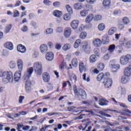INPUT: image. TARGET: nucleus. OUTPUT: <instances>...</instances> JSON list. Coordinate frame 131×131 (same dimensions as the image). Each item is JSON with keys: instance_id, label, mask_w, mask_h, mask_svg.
<instances>
[{"instance_id": "1", "label": "nucleus", "mask_w": 131, "mask_h": 131, "mask_svg": "<svg viewBox=\"0 0 131 131\" xmlns=\"http://www.w3.org/2000/svg\"><path fill=\"white\" fill-rule=\"evenodd\" d=\"M33 69L37 75H41L42 73V63L39 61L34 63L33 67L28 69L27 71L25 73V79H28L29 77H31L32 73H33Z\"/></svg>"}, {"instance_id": "2", "label": "nucleus", "mask_w": 131, "mask_h": 131, "mask_svg": "<svg viewBox=\"0 0 131 131\" xmlns=\"http://www.w3.org/2000/svg\"><path fill=\"white\" fill-rule=\"evenodd\" d=\"M1 76L3 79V82L4 83H8V82H13V74L9 72H3L1 73Z\"/></svg>"}, {"instance_id": "3", "label": "nucleus", "mask_w": 131, "mask_h": 131, "mask_svg": "<svg viewBox=\"0 0 131 131\" xmlns=\"http://www.w3.org/2000/svg\"><path fill=\"white\" fill-rule=\"evenodd\" d=\"M110 77V74L109 73H106L104 74V79L103 83L106 89H110L112 85V79Z\"/></svg>"}, {"instance_id": "4", "label": "nucleus", "mask_w": 131, "mask_h": 131, "mask_svg": "<svg viewBox=\"0 0 131 131\" xmlns=\"http://www.w3.org/2000/svg\"><path fill=\"white\" fill-rule=\"evenodd\" d=\"M73 90L75 96H77V97H81L83 100H85V99H86V93H85V91L83 90L79 89L77 90L76 86L74 87Z\"/></svg>"}, {"instance_id": "5", "label": "nucleus", "mask_w": 131, "mask_h": 131, "mask_svg": "<svg viewBox=\"0 0 131 131\" xmlns=\"http://www.w3.org/2000/svg\"><path fill=\"white\" fill-rule=\"evenodd\" d=\"M131 60V55L127 54L125 56H123L120 58V64L121 65H127V64Z\"/></svg>"}, {"instance_id": "6", "label": "nucleus", "mask_w": 131, "mask_h": 131, "mask_svg": "<svg viewBox=\"0 0 131 131\" xmlns=\"http://www.w3.org/2000/svg\"><path fill=\"white\" fill-rule=\"evenodd\" d=\"M25 89H26V91L27 93H31L32 92V84L31 83V81L28 79L27 80V81L25 84Z\"/></svg>"}, {"instance_id": "7", "label": "nucleus", "mask_w": 131, "mask_h": 131, "mask_svg": "<svg viewBox=\"0 0 131 131\" xmlns=\"http://www.w3.org/2000/svg\"><path fill=\"white\" fill-rule=\"evenodd\" d=\"M53 15L55 17H57L59 19H57L58 23H61L62 22V12L59 10H54L53 12Z\"/></svg>"}, {"instance_id": "8", "label": "nucleus", "mask_w": 131, "mask_h": 131, "mask_svg": "<svg viewBox=\"0 0 131 131\" xmlns=\"http://www.w3.org/2000/svg\"><path fill=\"white\" fill-rule=\"evenodd\" d=\"M16 65L19 72L23 71V67L24 66V62L21 59H18L16 61Z\"/></svg>"}, {"instance_id": "9", "label": "nucleus", "mask_w": 131, "mask_h": 131, "mask_svg": "<svg viewBox=\"0 0 131 131\" xmlns=\"http://www.w3.org/2000/svg\"><path fill=\"white\" fill-rule=\"evenodd\" d=\"M115 61L114 60H111L110 62V67L111 69H115L116 71L117 70H119L120 69V66L119 64H115Z\"/></svg>"}, {"instance_id": "10", "label": "nucleus", "mask_w": 131, "mask_h": 131, "mask_svg": "<svg viewBox=\"0 0 131 131\" xmlns=\"http://www.w3.org/2000/svg\"><path fill=\"white\" fill-rule=\"evenodd\" d=\"M94 17H95V16H94V14L93 13L89 14L85 18V23H88V24H90V23H91V22H92V21L94 20Z\"/></svg>"}, {"instance_id": "11", "label": "nucleus", "mask_w": 131, "mask_h": 131, "mask_svg": "<svg viewBox=\"0 0 131 131\" xmlns=\"http://www.w3.org/2000/svg\"><path fill=\"white\" fill-rule=\"evenodd\" d=\"M63 34L66 38H68V37H70V35H71V29L70 28H66Z\"/></svg>"}, {"instance_id": "12", "label": "nucleus", "mask_w": 131, "mask_h": 131, "mask_svg": "<svg viewBox=\"0 0 131 131\" xmlns=\"http://www.w3.org/2000/svg\"><path fill=\"white\" fill-rule=\"evenodd\" d=\"M46 58L47 61H53V59H54V53L52 52L47 53L46 54Z\"/></svg>"}, {"instance_id": "13", "label": "nucleus", "mask_w": 131, "mask_h": 131, "mask_svg": "<svg viewBox=\"0 0 131 131\" xmlns=\"http://www.w3.org/2000/svg\"><path fill=\"white\" fill-rule=\"evenodd\" d=\"M17 51L19 53H21L22 54H24L25 52H26V47L22 45H19L17 47Z\"/></svg>"}, {"instance_id": "14", "label": "nucleus", "mask_w": 131, "mask_h": 131, "mask_svg": "<svg viewBox=\"0 0 131 131\" xmlns=\"http://www.w3.org/2000/svg\"><path fill=\"white\" fill-rule=\"evenodd\" d=\"M93 45L96 48H99L102 45V40L100 38H96L94 40Z\"/></svg>"}, {"instance_id": "15", "label": "nucleus", "mask_w": 131, "mask_h": 131, "mask_svg": "<svg viewBox=\"0 0 131 131\" xmlns=\"http://www.w3.org/2000/svg\"><path fill=\"white\" fill-rule=\"evenodd\" d=\"M129 81V77H127V76L123 75L121 78V82L122 84H125V83H127Z\"/></svg>"}, {"instance_id": "16", "label": "nucleus", "mask_w": 131, "mask_h": 131, "mask_svg": "<svg viewBox=\"0 0 131 131\" xmlns=\"http://www.w3.org/2000/svg\"><path fill=\"white\" fill-rule=\"evenodd\" d=\"M111 4V0H104L102 2V5L105 9H109Z\"/></svg>"}, {"instance_id": "17", "label": "nucleus", "mask_w": 131, "mask_h": 131, "mask_svg": "<svg viewBox=\"0 0 131 131\" xmlns=\"http://www.w3.org/2000/svg\"><path fill=\"white\" fill-rule=\"evenodd\" d=\"M124 75L130 77L131 76V69L129 67H126L124 70Z\"/></svg>"}, {"instance_id": "18", "label": "nucleus", "mask_w": 131, "mask_h": 131, "mask_svg": "<svg viewBox=\"0 0 131 131\" xmlns=\"http://www.w3.org/2000/svg\"><path fill=\"white\" fill-rule=\"evenodd\" d=\"M4 47L6 49L10 50V51H12L14 49V46H13V43L11 42H7L4 44Z\"/></svg>"}, {"instance_id": "19", "label": "nucleus", "mask_w": 131, "mask_h": 131, "mask_svg": "<svg viewBox=\"0 0 131 131\" xmlns=\"http://www.w3.org/2000/svg\"><path fill=\"white\" fill-rule=\"evenodd\" d=\"M40 50L42 54H45V53H47L48 51V46H47V45L46 44L41 45L40 47Z\"/></svg>"}, {"instance_id": "20", "label": "nucleus", "mask_w": 131, "mask_h": 131, "mask_svg": "<svg viewBox=\"0 0 131 131\" xmlns=\"http://www.w3.org/2000/svg\"><path fill=\"white\" fill-rule=\"evenodd\" d=\"M42 78L45 82H49L50 81V75L48 73H44L42 75Z\"/></svg>"}, {"instance_id": "21", "label": "nucleus", "mask_w": 131, "mask_h": 131, "mask_svg": "<svg viewBox=\"0 0 131 131\" xmlns=\"http://www.w3.org/2000/svg\"><path fill=\"white\" fill-rule=\"evenodd\" d=\"M83 6L81 3H77L74 5V9L76 11H79L82 9Z\"/></svg>"}, {"instance_id": "22", "label": "nucleus", "mask_w": 131, "mask_h": 131, "mask_svg": "<svg viewBox=\"0 0 131 131\" xmlns=\"http://www.w3.org/2000/svg\"><path fill=\"white\" fill-rule=\"evenodd\" d=\"M79 68L80 72H81V73L82 71H85L86 70L87 67H86V66L83 64V62H80L79 63Z\"/></svg>"}, {"instance_id": "23", "label": "nucleus", "mask_w": 131, "mask_h": 131, "mask_svg": "<svg viewBox=\"0 0 131 131\" xmlns=\"http://www.w3.org/2000/svg\"><path fill=\"white\" fill-rule=\"evenodd\" d=\"M71 26L73 29H76L78 27V21L74 20L71 23Z\"/></svg>"}, {"instance_id": "24", "label": "nucleus", "mask_w": 131, "mask_h": 131, "mask_svg": "<svg viewBox=\"0 0 131 131\" xmlns=\"http://www.w3.org/2000/svg\"><path fill=\"white\" fill-rule=\"evenodd\" d=\"M116 31H117V28H116V27H112L109 29L108 31V35H113V34H114V33H115Z\"/></svg>"}, {"instance_id": "25", "label": "nucleus", "mask_w": 131, "mask_h": 131, "mask_svg": "<svg viewBox=\"0 0 131 131\" xmlns=\"http://www.w3.org/2000/svg\"><path fill=\"white\" fill-rule=\"evenodd\" d=\"M98 29L99 31H104L106 29V25L104 23H100L98 26Z\"/></svg>"}, {"instance_id": "26", "label": "nucleus", "mask_w": 131, "mask_h": 131, "mask_svg": "<svg viewBox=\"0 0 131 131\" xmlns=\"http://www.w3.org/2000/svg\"><path fill=\"white\" fill-rule=\"evenodd\" d=\"M128 41H127V39L125 38H124L120 42V45H121L122 47H126V48L128 47Z\"/></svg>"}, {"instance_id": "27", "label": "nucleus", "mask_w": 131, "mask_h": 131, "mask_svg": "<svg viewBox=\"0 0 131 131\" xmlns=\"http://www.w3.org/2000/svg\"><path fill=\"white\" fill-rule=\"evenodd\" d=\"M131 112L128 109L123 110L122 112V115H125L126 116H130Z\"/></svg>"}, {"instance_id": "28", "label": "nucleus", "mask_w": 131, "mask_h": 131, "mask_svg": "<svg viewBox=\"0 0 131 131\" xmlns=\"http://www.w3.org/2000/svg\"><path fill=\"white\" fill-rule=\"evenodd\" d=\"M108 101L103 99H101L99 100V105L100 106H106L108 105Z\"/></svg>"}, {"instance_id": "29", "label": "nucleus", "mask_w": 131, "mask_h": 131, "mask_svg": "<svg viewBox=\"0 0 131 131\" xmlns=\"http://www.w3.org/2000/svg\"><path fill=\"white\" fill-rule=\"evenodd\" d=\"M122 22L124 25H128V24L130 23V20L127 17H124L123 18Z\"/></svg>"}, {"instance_id": "30", "label": "nucleus", "mask_w": 131, "mask_h": 131, "mask_svg": "<svg viewBox=\"0 0 131 131\" xmlns=\"http://www.w3.org/2000/svg\"><path fill=\"white\" fill-rule=\"evenodd\" d=\"M71 48V45H70V43H66L62 47V50L66 52L69 50H70Z\"/></svg>"}, {"instance_id": "31", "label": "nucleus", "mask_w": 131, "mask_h": 131, "mask_svg": "<svg viewBox=\"0 0 131 131\" xmlns=\"http://www.w3.org/2000/svg\"><path fill=\"white\" fill-rule=\"evenodd\" d=\"M88 44L86 42L85 45L82 46V49L85 51V53H89L90 52V49L91 47H88Z\"/></svg>"}, {"instance_id": "32", "label": "nucleus", "mask_w": 131, "mask_h": 131, "mask_svg": "<svg viewBox=\"0 0 131 131\" xmlns=\"http://www.w3.org/2000/svg\"><path fill=\"white\" fill-rule=\"evenodd\" d=\"M21 78V73L18 72H16L14 74V80L15 81H18Z\"/></svg>"}, {"instance_id": "33", "label": "nucleus", "mask_w": 131, "mask_h": 131, "mask_svg": "<svg viewBox=\"0 0 131 131\" xmlns=\"http://www.w3.org/2000/svg\"><path fill=\"white\" fill-rule=\"evenodd\" d=\"M104 68H105V64L102 62L99 63L97 66V69L100 72L103 71V70H104Z\"/></svg>"}, {"instance_id": "34", "label": "nucleus", "mask_w": 131, "mask_h": 131, "mask_svg": "<svg viewBox=\"0 0 131 131\" xmlns=\"http://www.w3.org/2000/svg\"><path fill=\"white\" fill-rule=\"evenodd\" d=\"M71 13H66L63 15V19L65 21H69L71 19Z\"/></svg>"}, {"instance_id": "35", "label": "nucleus", "mask_w": 131, "mask_h": 131, "mask_svg": "<svg viewBox=\"0 0 131 131\" xmlns=\"http://www.w3.org/2000/svg\"><path fill=\"white\" fill-rule=\"evenodd\" d=\"M54 32V30L52 28H48L45 30V33L46 34H47L48 35H51V34H53V33Z\"/></svg>"}, {"instance_id": "36", "label": "nucleus", "mask_w": 131, "mask_h": 131, "mask_svg": "<svg viewBox=\"0 0 131 131\" xmlns=\"http://www.w3.org/2000/svg\"><path fill=\"white\" fill-rule=\"evenodd\" d=\"M97 61V58H96V55H92L90 57V63H95Z\"/></svg>"}, {"instance_id": "37", "label": "nucleus", "mask_w": 131, "mask_h": 131, "mask_svg": "<svg viewBox=\"0 0 131 131\" xmlns=\"http://www.w3.org/2000/svg\"><path fill=\"white\" fill-rule=\"evenodd\" d=\"M66 8L67 9V11L70 14H72L73 13V10L72 9V8L70 5H67L66 6Z\"/></svg>"}, {"instance_id": "38", "label": "nucleus", "mask_w": 131, "mask_h": 131, "mask_svg": "<svg viewBox=\"0 0 131 131\" xmlns=\"http://www.w3.org/2000/svg\"><path fill=\"white\" fill-rule=\"evenodd\" d=\"M72 64L74 67H77L78 65V60H77V59L74 58L72 59Z\"/></svg>"}, {"instance_id": "39", "label": "nucleus", "mask_w": 131, "mask_h": 131, "mask_svg": "<svg viewBox=\"0 0 131 131\" xmlns=\"http://www.w3.org/2000/svg\"><path fill=\"white\" fill-rule=\"evenodd\" d=\"M105 75L103 73L99 74L97 76V80L98 81H101L102 79H103V77H104V79H105Z\"/></svg>"}, {"instance_id": "40", "label": "nucleus", "mask_w": 131, "mask_h": 131, "mask_svg": "<svg viewBox=\"0 0 131 131\" xmlns=\"http://www.w3.org/2000/svg\"><path fill=\"white\" fill-rule=\"evenodd\" d=\"M81 42V40H80V39H78L77 40H76L74 45V47L75 48V49H77V48L79 47Z\"/></svg>"}, {"instance_id": "41", "label": "nucleus", "mask_w": 131, "mask_h": 131, "mask_svg": "<svg viewBox=\"0 0 131 131\" xmlns=\"http://www.w3.org/2000/svg\"><path fill=\"white\" fill-rule=\"evenodd\" d=\"M87 36H88V34H86V32H83L80 33L79 35V37L81 39H85V38Z\"/></svg>"}, {"instance_id": "42", "label": "nucleus", "mask_w": 131, "mask_h": 131, "mask_svg": "<svg viewBox=\"0 0 131 131\" xmlns=\"http://www.w3.org/2000/svg\"><path fill=\"white\" fill-rule=\"evenodd\" d=\"M114 50H115V46L114 45H112L109 46L108 52L111 54L114 52Z\"/></svg>"}, {"instance_id": "43", "label": "nucleus", "mask_w": 131, "mask_h": 131, "mask_svg": "<svg viewBox=\"0 0 131 131\" xmlns=\"http://www.w3.org/2000/svg\"><path fill=\"white\" fill-rule=\"evenodd\" d=\"M11 29H12V25H9L8 26H7L5 29V32L6 33V34H7V33H9V32H10V31L11 30Z\"/></svg>"}, {"instance_id": "44", "label": "nucleus", "mask_w": 131, "mask_h": 131, "mask_svg": "<svg viewBox=\"0 0 131 131\" xmlns=\"http://www.w3.org/2000/svg\"><path fill=\"white\" fill-rule=\"evenodd\" d=\"M100 20H102V15L98 14L94 16V21H100Z\"/></svg>"}, {"instance_id": "45", "label": "nucleus", "mask_w": 131, "mask_h": 131, "mask_svg": "<svg viewBox=\"0 0 131 131\" xmlns=\"http://www.w3.org/2000/svg\"><path fill=\"white\" fill-rule=\"evenodd\" d=\"M80 14L82 17H85L88 14V11L86 10H82L80 11Z\"/></svg>"}, {"instance_id": "46", "label": "nucleus", "mask_w": 131, "mask_h": 131, "mask_svg": "<svg viewBox=\"0 0 131 131\" xmlns=\"http://www.w3.org/2000/svg\"><path fill=\"white\" fill-rule=\"evenodd\" d=\"M70 79L71 81H74L75 82L77 80V78L76 76L74 74H72L70 77Z\"/></svg>"}, {"instance_id": "47", "label": "nucleus", "mask_w": 131, "mask_h": 131, "mask_svg": "<svg viewBox=\"0 0 131 131\" xmlns=\"http://www.w3.org/2000/svg\"><path fill=\"white\" fill-rule=\"evenodd\" d=\"M10 68L12 69H13V68H15L16 67V62L15 61H10L9 63Z\"/></svg>"}, {"instance_id": "48", "label": "nucleus", "mask_w": 131, "mask_h": 131, "mask_svg": "<svg viewBox=\"0 0 131 131\" xmlns=\"http://www.w3.org/2000/svg\"><path fill=\"white\" fill-rule=\"evenodd\" d=\"M67 84H69L70 88H71V83H70L69 81L64 82L62 84V86H63V88H66V86H67Z\"/></svg>"}, {"instance_id": "49", "label": "nucleus", "mask_w": 131, "mask_h": 131, "mask_svg": "<svg viewBox=\"0 0 131 131\" xmlns=\"http://www.w3.org/2000/svg\"><path fill=\"white\" fill-rule=\"evenodd\" d=\"M43 3L44 5H46V6H50V5H52V2L50 0H44Z\"/></svg>"}, {"instance_id": "50", "label": "nucleus", "mask_w": 131, "mask_h": 131, "mask_svg": "<svg viewBox=\"0 0 131 131\" xmlns=\"http://www.w3.org/2000/svg\"><path fill=\"white\" fill-rule=\"evenodd\" d=\"M82 76L83 80L86 81L87 82H90V77H88L86 78V74H84Z\"/></svg>"}, {"instance_id": "51", "label": "nucleus", "mask_w": 131, "mask_h": 131, "mask_svg": "<svg viewBox=\"0 0 131 131\" xmlns=\"http://www.w3.org/2000/svg\"><path fill=\"white\" fill-rule=\"evenodd\" d=\"M47 88L49 91H52V90L54 89V85H53V83H48V85L47 86Z\"/></svg>"}, {"instance_id": "52", "label": "nucleus", "mask_w": 131, "mask_h": 131, "mask_svg": "<svg viewBox=\"0 0 131 131\" xmlns=\"http://www.w3.org/2000/svg\"><path fill=\"white\" fill-rule=\"evenodd\" d=\"M30 128V126H29V125L24 126V125H23V130H26V131L29 130Z\"/></svg>"}, {"instance_id": "53", "label": "nucleus", "mask_w": 131, "mask_h": 131, "mask_svg": "<svg viewBox=\"0 0 131 131\" xmlns=\"http://www.w3.org/2000/svg\"><path fill=\"white\" fill-rule=\"evenodd\" d=\"M21 31H23V32H27V31H28V27L26 26H24L21 28Z\"/></svg>"}, {"instance_id": "54", "label": "nucleus", "mask_w": 131, "mask_h": 131, "mask_svg": "<svg viewBox=\"0 0 131 131\" xmlns=\"http://www.w3.org/2000/svg\"><path fill=\"white\" fill-rule=\"evenodd\" d=\"M56 32L57 33H61V32H63V28L61 27H58L56 29Z\"/></svg>"}, {"instance_id": "55", "label": "nucleus", "mask_w": 131, "mask_h": 131, "mask_svg": "<svg viewBox=\"0 0 131 131\" xmlns=\"http://www.w3.org/2000/svg\"><path fill=\"white\" fill-rule=\"evenodd\" d=\"M103 45H108L109 43V39H105L104 40H101Z\"/></svg>"}, {"instance_id": "56", "label": "nucleus", "mask_w": 131, "mask_h": 131, "mask_svg": "<svg viewBox=\"0 0 131 131\" xmlns=\"http://www.w3.org/2000/svg\"><path fill=\"white\" fill-rule=\"evenodd\" d=\"M73 54L74 55V56L78 57V56L81 55V50H80L79 51H76Z\"/></svg>"}, {"instance_id": "57", "label": "nucleus", "mask_w": 131, "mask_h": 131, "mask_svg": "<svg viewBox=\"0 0 131 131\" xmlns=\"http://www.w3.org/2000/svg\"><path fill=\"white\" fill-rule=\"evenodd\" d=\"M124 28V24H119L118 25V29H119V30H122V29H123Z\"/></svg>"}, {"instance_id": "58", "label": "nucleus", "mask_w": 131, "mask_h": 131, "mask_svg": "<svg viewBox=\"0 0 131 131\" xmlns=\"http://www.w3.org/2000/svg\"><path fill=\"white\" fill-rule=\"evenodd\" d=\"M86 2L88 4H90V5H93V4H95L96 3V0H86Z\"/></svg>"}, {"instance_id": "59", "label": "nucleus", "mask_w": 131, "mask_h": 131, "mask_svg": "<svg viewBox=\"0 0 131 131\" xmlns=\"http://www.w3.org/2000/svg\"><path fill=\"white\" fill-rule=\"evenodd\" d=\"M13 17H19V12L17 10L14 11Z\"/></svg>"}, {"instance_id": "60", "label": "nucleus", "mask_w": 131, "mask_h": 131, "mask_svg": "<svg viewBox=\"0 0 131 131\" xmlns=\"http://www.w3.org/2000/svg\"><path fill=\"white\" fill-rule=\"evenodd\" d=\"M55 48L57 50H60L61 48H62V45H61L60 43H57L55 45Z\"/></svg>"}, {"instance_id": "61", "label": "nucleus", "mask_w": 131, "mask_h": 131, "mask_svg": "<svg viewBox=\"0 0 131 131\" xmlns=\"http://www.w3.org/2000/svg\"><path fill=\"white\" fill-rule=\"evenodd\" d=\"M84 112V110H82V111H74L73 112V113L75 115H76V114H80V113H81V112Z\"/></svg>"}, {"instance_id": "62", "label": "nucleus", "mask_w": 131, "mask_h": 131, "mask_svg": "<svg viewBox=\"0 0 131 131\" xmlns=\"http://www.w3.org/2000/svg\"><path fill=\"white\" fill-rule=\"evenodd\" d=\"M60 5V2H55L53 3L54 7H59Z\"/></svg>"}, {"instance_id": "63", "label": "nucleus", "mask_w": 131, "mask_h": 131, "mask_svg": "<svg viewBox=\"0 0 131 131\" xmlns=\"http://www.w3.org/2000/svg\"><path fill=\"white\" fill-rule=\"evenodd\" d=\"M110 58V56L108 54H106L103 56L104 60H109Z\"/></svg>"}, {"instance_id": "64", "label": "nucleus", "mask_w": 131, "mask_h": 131, "mask_svg": "<svg viewBox=\"0 0 131 131\" xmlns=\"http://www.w3.org/2000/svg\"><path fill=\"white\" fill-rule=\"evenodd\" d=\"M94 54L97 56V57H99V49H96L94 50Z\"/></svg>"}]
</instances>
